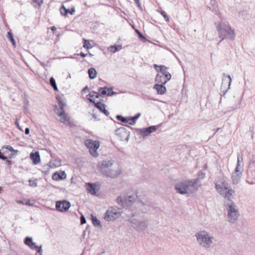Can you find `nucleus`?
<instances>
[{
	"mask_svg": "<svg viewBox=\"0 0 255 255\" xmlns=\"http://www.w3.org/2000/svg\"><path fill=\"white\" fill-rule=\"evenodd\" d=\"M93 93L94 94H95V96L96 97V98H98L100 97V95L99 93V92H96L93 91Z\"/></svg>",
	"mask_w": 255,
	"mask_h": 255,
	"instance_id": "obj_53",
	"label": "nucleus"
},
{
	"mask_svg": "<svg viewBox=\"0 0 255 255\" xmlns=\"http://www.w3.org/2000/svg\"><path fill=\"white\" fill-rule=\"evenodd\" d=\"M140 116V113H137L136 115H135L134 116L132 117H131L132 119H133V121L132 122V123L131 124H135V122L137 120V119Z\"/></svg>",
	"mask_w": 255,
	"mask_h": 255,
	"instance_id": "obj_43",
	"label": "nucleus"
},
{
	"mask_svg": "<svg viewBox=\"0 0 255 255\" xmlns=\"http://www.w3.org/2000/svg\"><path fill=\"white\" fill-rule=\"evenodd\" d=\"M159 69H157L158 73H163L167 70V67L164 65H160L159 66Z\"/></svg>",
	"mask_w": 255,
	"mask_h": 255,
	"instance_id": "obj_39",
	"label": "nucleus"
},
{
	"mask_svg": "<svg viewBox=\"0 0 255 255\" xmlns=\"http://www.w3.org/2000/svg\"><path fill=\"white\" fill-rule=\"evenodd\" d=\"M29 247L33 250H36L37 253L39 254V255H42V246H40V247L37 246L36 245V244L34 243H31L30 246H29Z\"/></svg>",
	"mask_w": 255,
	"mask_h": 255,
	"instance_id": "obj_24",
	"label": "nucleus"
},
{
	"mask_svg": "<svg viewBox=\"0 0 255 255\" xmlns=\"http://www.w3.org/2000/svg\"><path fill=\"white\" fill-rule=\"evenodd\" d=\"M158 127L159 126H150L146 128H139L137 129L138 133L143 138H145L149 136L151 133L156 131Z\"/></svg>",
	"mask_w": 255,
	"mask_h": 255,
	"instance_id": "obj_15",
	"label": "nucleus"
},
{
	"mask_svg": "<svg viewBox=\"0 0 255 255\" xmlns=\"http://www.w3.org/2000/svg\"><path fill=\"white\" fill-rule=\"evenodd\" d=\"M232 79L230 75H226L225 74H223L222 82L221 87V90L225 94L228 90L230 88Z\"/></svg>",
	"mask_w": 255,
	"mask_h": 255,
	"instance_id": "obj_12",
	"label": "nucleus"
},
{
	"mask_svg": "<svg viewBox=\"0 0 255 255\" xmlns=\"http://www.w3.org/2000/svg\"><path fill=\"white\" fill-rule=\"evenodd\" d=\"M116 134L120 138V140L128 141L130 133L126 128L121 127L116 130Z\"/></svg>",
	"mask_w": 255,
	"mask_h": 255,
	"instance_id": "obj_13",
	"label": "nucleus"
},
{
	"mask_svg": "<svg viewBox=\"0 0 255 255\" xmlns=\"http://www.w3.org/2000/svg\"><path fill=\"white\" fill-rule=\"evenodd\" d=\"M112 88H108L105 86L104 87H101L99 89V92L100 93L103 95H107V91H112Z\"/></svg>",
	"mask_w": 255,
	"mask_h": 255,
	"instance_id": "obj_29",
	"label": "nucleus"
},
{
	"mask_svg": "<svg viewBox=\"0 0 255 255\" xmlns=\"http://www.w3.org/2000/svg\"><path fill=\"white\" fill-rule=\"evenodd\" d=\"M242 157L240 155L238 156L237 164L235 171L232 174V181L233 184H238L241 178L244 170L243 164H242Z\"/></svg>",
	"mask_w": 255,
	"mask_h": 255,
	"instance_id": "obj_8",
	"label": "nucleus"
},
{
	"mask_svg": "<svg viewBox=\"0 0 255 255\" xmlns=\"http://www.w3.org/2000/svg\"><path fill=\"white\" fill-rule=\"evenodd\" d=\"M95 106L106 116H108L109 115V112L106 109V105L105 104L100 102H97L95 103Z\"/></svg>",
	"mask_w": 255,
	"mask_h": 255,
	"instance_id": "obj_21",
	"label": "nucleus"
},
{
	"mask_svg": "<svg viewBox=\"0 0 255 255\" xmlns=\"http://www.w3.org/2000/svg\"><path fill=\"white\" fill-rule=\"evenodd\" d=\"M89 100L90 102L91 103H93L95 105V103H96L95 101L94 100H93L92 99H89Z\"/></svg>",
	"mask_w": 255,
	"mask_h": 255,
	"instance_id": "obj_58",
	"label": "nucleus"
},
{
	"mask_svg": "<svg viewBox=\"0 0 255 255\" xmlns=\"http://www.w3.org/2000/svg\"><path fill=\"white\" fill-rule=\"evenodd\" d=\"M6 36H7V39H8L9 40H10V41L12 42V45L13 46H15L16 42H15V40L13 36V34H12V32H11L10 31H8L7 33Z\"/></svg>",
	"mask_w": 255,
	"mask_h": 255,
	"instance_id": "obj_33",
	"label": "nucleus"
},
{
	"mask_svg": "<svg viewBox=\"0 0 255 255\" xmlns=\"http://www.w3.org/2000/svg\"><path fill=\"white\" fill-rule=\"evenodd\" d=\"M88 72L91 79H94L97 77V71L94 68L89 69Z\"/></svg>",
	"mask_w": 255,
	"mask_h": 255,
	"instance_id": "obj_27",
	"label": "nucleus"
},
{
	"mask_svg": "<svg viewBox=\"0 0 255 255\" xmlns=\"http://www.w3.org/2000/svg\"><path fill=\"white\" fill-rule=\"evenodd\" d=\"M250 160L252 163L255 164V152L252 154Z\"/></svg>",
	"mask_w": 255,
	"mask_h": 255,
	"instance_id": "obj_48",
	"label": "nucleus"
},
{
	"mask_svg": "<svg viewBox=\"0 0 255 255\" xmlns=\"http://www.w3.org/2000/svg\"><path fill=\"white\" fill-rule=\"evenodd\" d=\"M50 168H53L51 167L50 163L49 162L48 164L43 165L41 167L40 170L42 172L44 173L45 174H47V173H48Z\"/></svg>",
	"mask_w": 255,
	"mask_h": 255,
	"instance_id": "obj_28",
	"label": "nucleus"
},
{
	"mask_svg": "<svg viewBox=\"0 0 255 255\" xmlns=\"http://www.w3.org/2000/svg\"><path fill=\"white\" fill-rule=\"evenodd\" d=\"M249 184H254V182H249L248 181H247Z\"/></svg>",
	"mask_w": 255,
	"mask_h": 255,
	"instance_id": "obj_61",
	"label": "nucleus"
},
{
	"mask_svg": "<svg viewBox=\"0 0 255 255\" xmlns=\"http://www.w3.org/2000/svg\"><path fill=\"white\" fill-rule=\"evenodd\" d=\"M71 206L70 202L66 200L58 201L56 203V209L61 212L67 211Z\"/></svg>",
	"mask_w": 255,
	"mask_h": 255,
	"instance_id": "obj_14",
	"label": "nucleus"
},
{
	"mask_svg": "<svg viewBox=\"0 0 255 255\" xmlns=\"http://www.w3.org/2000/svg\"><path fill=\"white\" fill-rule=\"evenodd\" d=\"M114 162V160L112 159L103 160L97 164V169L101 173L103 174L112 166Z\"/></svg>",
	"mask_w": 255,
	"mask_h": 255,
	"instance_id": "obj_11",
	"label": "nucleus"
},
{
	"mask_svg": "<svg viewBox=\"0 0 255 255\" xmlns=\"http://www.w3.org/2000/svg\"><path fill=\"white\" fill-rule=\"evenodd\" d=\"M128 122H127V123H128V124H129L130 125H133L135 124H131L132 122L133 121V119L131 118H128Z\"/></svg>",
	"mask_w": 255,
	"mask_h": 255,
	"instance_id": "obj_49",
	"label": "nucleus"
},
{
	"mask_svg": "<svg viewBox=\"0 0 255 255\" xmlns=\"http://www.w3.org/2000/svg\"><path fill=\"white\" fill-rule=\"evenodd\" d=\"M6 148L8 149L9 151L11 152H17V150H14L11 146L10 145H6L5 146H3L2 147V149Z\"/></svg>",
	"mask_w": 255,
	"mask_h": 255,
	"instance_id": "obj_42",
	"label": "nucleus"
},
{
	"mask_svg": "<svg viewBox=\"0 0 255 255\" xmlns=\"http://www.w3.org/2000/svg\"><path fill=\"white\" fill-rule=\"evenodd\" d=\"M88 96H89L90 97L92 98V97H93L94 96H95V94H94V93H93V92H91V93H89V94H88Z\"/></svg>",
	"mask_w": 255,
	"mask_h": 255,
	"instance_id": "obj_56",
	"label": "nucleus"
},
{
	"mask_svg": "<svg viewBox=\"0 0 255 255\" xmlns=\"http://www.w3.org/2000/svg\"><path fill=\"white\" fill-rule=\"evenodd\" d=\"M85 145L89 149L90 153L94 156L97 157L98 153L97 150L100 146V143L96 140H93L91 139H87L85 141Z\"/></svg>",
	"mask_w": 255,
	"mask_h": 255,
	"instance_id": "obj_10",
	"label": "nucleus"
},
{
	"mask_svg": "<svg viewBox=\"0 0 255 255\" xmlns=\"http://www.w3.org/2000/svg\"><path fill=\"white\" fill-rule=\"evenodd\" d=\"M165 84H156L154 86V89L157 91L158 94L163 95L165 93L166 91Z\"/></svg>",
	"mask_w": 255,
	"mask_h": 255,
	"instance_id": "obj_20",
	"label": "nucleus"
},
{
	"mask_svg": "<svg viewBox=\"0 0 255 255\" xmlns=\"http://www.w3.org/2000/svg\"><path fill=\"white\" fill-rule=\"evenodd\" d=\"M55 112L57 114V115L60 118V122L63 123L65 124H67L69 123V117L68 115L65 113L63 109L62 110H59L56 107L55 109Z\"/></svg>",
	"mask_w": 255,
	"mask_h": 255,
	"instance_id": "obj_17",
	"label": "nucleus"
},
{
	"mask_svg": "<svg viewBox=\"0 0 255 255\" xmlns=\"http://www.w3.org/2000/svg\"><path fill=\"white\" fill-rule=\"evenodd\" d=\"M215 187L221 196L225 199L224 202H234L232 199L234 198L235 191L229 187V184L224 179H220L215 184Z\"/></svg>",
	"mask_w": 255,
	"mask_h": 255,
	"instance_id": "obj_3",
	"label": "nucleus"
},
{
	"mask_svg": "<svg viewBox=\"0 0 255 255\" xmlns=\"http://www.w3.org/2000/svg\"><path fill=\"white\" fill-rule=\"evenodd\" d=\"M29 131H30L29 128H26L25 129V133L26 134H28L29 133Z\"/></svg>",
	"mask_w": 255,
	"mask_h": 255,
	"instance_id": "obj_54",
	"label": "nucleus"
},
{
	"mask_svg": "<svg viewBox=\"0 0 255 255\" xmlns=\"http://www.w3.org/2000/svg\"><path fill=\"white\" fill-rule=\"evenodd\" d=\"M56 99L58 101V104L60 106V108L58 109L59 110H62L63 109L64 107L66 106V103L63 101V99L60 97H57Z\"/></svg>",
	"mask_w": 255,
	"mask_h": 255,
	"instance_id": "obj_30",
	"label": "nucleus"
},
{
	"mask_svg": "<svg viewBox=\"0 0 255 255\" xmlns=\"http://www.w3.org/2000/svg\"><path fill=\"white\" fill-rule=\"evenodd\" d=\"M136 32L137 33L138 37L141 40L146 39L145 37L138 30H135Z\"/></svg>",
	"mask_w": 255,
	"mask_h": 255,
	"instance_id": "obj_44",
	"label": "nucleus"
},
{
	"mask_svg": "<svg viewBox=\"0 0 255 255\" xmlns=\"http://www.w3.org/2000/svg\"><path fill=\"white\" fill-rule=\"evenodd\" d=\"M205 176V173L200 171L198 172L196 178L179 182L175 184V188L177 193L182 195L195 193L201 186V180L203 179Z\"/></svg>",
	"mask_w": 255,
	"mask_h": 255,
	"instance_id": "obj_1",
	"label": "nucleus"
},
{
	"mask_svg": "<svg viewBox=\"0 0 255 255\" xmlns=\"http://www.w3.org/2000/svg\"><path fill=\"white\" fill-rule=\"evenodd\" d=\"M91 220H92V222L94 226L101 227L100 221L99 220H98V219L96 217H95L93 215H92L91 216Z\"/></svg>",
	"mask_w": 255,
	"mask_h": 255,
	"instance_id": "obj_32",
	"label": "nucleus"
},
{
	"mask_svg": "<svg viewBox=\"0 0 255 255\" xmlns=\"http://www.w3.org/2000/svg\"><path fill=\"white\" fill-rule=\"evenodd\" d=\"M83 40L84 41L83 47L87 49L91 48V46H90V43L89 41L85 39H83Z\"/></svg>",
	"mask_w": 255,
	"mask_h": 255,
	"instance_id": "obj_40",
	"label": "nucleus"
},
{
	"mask_svg": "<svg viewBox=\"0 0 255 255\" xmlns=\"http://www.w3.org/2000/svg\"><path fill=\"white\" fill-rule=\"evenodd\" d=\"M195 236L199 246L206 250L210 248L215 241L214 237L206 230L197 232Z\"/></svg>",
	"mask_w": 255,
	"mask_h": 255,
	"instance_id": "obj_4",
	"label": "nucleus"
},
{
	"mask_svg": "<svg viewBox=\"0 0 255 255\" xmlns=\"http://www.w3.org/2000/svg\"><path fill=\"white\" fill-rule=\"evenodd\" d=\"M52 179L55 181L64 179L66 178V174L64 171L56 172L52 175Z\"/></svg>",
	"mask_w": 255,
	"mask_h": 255,
	"instance_id": "obj_18",
	"label": "nucleus"
},
{
	"mask_svg": "<svg viewBox=\"0 0 255 255\" xmlns=\"http://www.w3.org/2000/svg\"><path fill=\"white\" fill-rule=\"evenodd\" d=\"M157 67H158L157 65H156V64H154V68H156Z\"/></svg>",
	"mask_w": 255,
	"mask_h": 255,
	"instance_id": "obj_62",
	"label": "nucleus"
},
{
	"mask_svg": "<svg viewBox=\"0 0 255 255\" xmlns=\"http://www.w3.org/2000/svg\"><path fill=\"white\" fill-rule=\"evenodd\" d=\"M121 210L117 207H109L106 211L104 219L107 221L116 220L121 216Z\"/></svg>",
	"mask_w": 255,
	"mask_h": 255,
	"instance_id": "obj_9",
	"label": "nucleus"
},
{
	"mask_svg": "<svg viewBox=\"0 0 255 255\" xmlns=\"http://www.w3.org/2000/svg\"><path fill=\"white\" fill-rule=\"evenodd\" d=\"M81 224L83 225L86 223V220L83 215H82L80 218Z\"/></svg>",
	"mask_w": 255,
	"mask_h": 255,
	"instance_id": "obj_45",
	"label": "nucleus"
},
{
	"mask_svg": "<svg viewBox=\"0 0 255 255\" xmlns=\"http://www.w3.org/2000/svg\"><path fill=\"white\" fill-rule=\"evenodd\" d=\"M225 210L227 211L228 222L234 224L240 216L238 209L234 202L225 203Z\"/></svg>",
	"mask_w": 255,
	"mask_h": 255,
	"instance_id": "obj_6",
	"label": "nucleus"
},
{
	"mask_svg": "<svg viewBox=\"0 0 255 255\" xmlns=\"http://www.w3.org/2000/svg\"><path fill=\"white\" fill-rule=\"evenodd\" d=\"M79 55L82 57H85L87 56V54H85L83 52H81Z\"/></svg>",
	"mask_w": 255,
	"mask_h": 255,
	"instance_id": "obj_55",
	"label": "nucleus"
},
{
	"mask_svg": "<svg viewBox=\"0 0 255 255\" xmlns=\"http://www.w3.org/2000/svg\"><path fill=\"white\" fill-rule=\"evenodd\" d=\"M87 190L93 195L96 193L95 185L93 183H88L87 185Z\"/></svg>",
	"mask_w": 255,
	"mask_h": 255,
	"instance_id": "obj_25",
	"label": "nucleus"
},
{
	"mask_svg": "<svg viewBox=\"0 0 255 255\" xmlns=\"http://www.w3.org/2000/svg\"><path fill=\"white\" fill-rule=\"evenodd\" d=\"M122 173L121 169L119 167H114L108 169L102 174L111 178H115L118 177Z\"/></svg>",
	"mask_w": 255,
	"mask_h": 255,
	"instance_id": "obj_16",
	"label": "nucleus"
},
{
	"mask_svg": "<svg viewBox=\"0 0 255 255\" xmlns=\"http://www.w3.org/2000/svg\"><path fill=\"white\" fill-rule=\"evenodd\" d=\"M108 92H107V96H112L113 95H116L117 94V93L113 91V89L112 90V91H108Z\"/></svg>",
	"mask_w": 255,
	"mask_h": 255,
	"instance_id": "obj_47",
	"label": "nucleus"
},
{
	"mask_svg": "<svg viewBox=\"0 0 255 255\" xmlns=\"http://www.w3.org/2000/svg\"><path fill=\"white\" fill-rule=\"evenodd\" d=\"M122 45L111 46L109 47V50L112 53H116L122 49Z\"/></svg>",
	"mask_w": 255,
	"mask_h": 255,
	"instance_id": "obj_31",
	"label": "nucleus"
},
{
	"mask_svg": "<svg viewBox=\"0 0 255 255\" xmlns=\"http://www.w3.org/2000/svg\"><path fill=\"white\" fill-rule=\"evenodd\" d=\"M134 1L138 7H141V3H140L139 0H134Z\"/></svg>",
	"mask_w": 255,
	"mask_h": 255,
	"instance_id": "obj_50",
	"label": "nucleus"
},
{
	"mask_svg": "<svg viewBox=\"0 0 255 255\" xmlns=\"http://www.w3.org/2000/svg\"><path fill=\"white\" fill-rule=\"evenodd\" d=\"M24 243L26 245L29 247V246L33 243L32 238L29 237H26L24 239Z\"/></svg>",
	"mask_w": 255,
	"mask_h": 255,
	"instance_id": "obj_36",
	"label": "nucleus"
},
{
	"mask_svg": "<svg viewBox=\"0 0 255 255\" xmlns=\"http://www.w3.org/2000/svg\"><path fill=\"white\" fill-rule=\"evenodd\" d=\"M216 27L218 32L219 37L221 38L219 43L224 39L234 41L236 38L235 30L232 28L228 22H216Z\"/></svg>",
	"mask_w": 255,
	"mask_h": 255,
	"instance_id": "obj_2",
	"label": "nucleus"
},
{
	"mask_svg": "<svg viewBox=\"0 0 255 255\" xmlns=\"http://www.w3.org/2000/svg\"><path fill=\"white\" fill-rule=\"evenodd\" d=\"M155 81L159 84H165L167 83V80L164 78L163 74L158 73L156 76Z\"/></svg>",
	"mask_w": 255,
	"mask_h": 255,
	"instance_id": "obj_23",
	"label": "nucleus"
},
{
	"mask_svg": "<svg viewBox=\"0 0 255 255\" xmlns=\"http://www.w3.org/2000/svg\"><path fill=\"white\" fill-rule=\"evenodd\" d=\"M236 109V108H232L231 111H233V110H235ZM230 111H231V110H230Z\"/></svg>",
	"mask_w": 255,
	"mask_h": 255,
	"instance_id": "obj_64",
	"label": "nucleus"
},
{
	"mask_svg": "<svg viewBox=\"0 0 255 255\" xmlns=\"http://www.w3.org/2000/svg\"><path fill=\"white\" fill-rule=\"evenodd\" d=\"M33 1L36 3L39 6H40L43 3V0H33Z\"/></svg>",
	"mask_w": 255,
	"mask_h": 255,
	"instance_id": "obj_46",
	"label": "nucleus"
},
{
	"mask_svg": "<svg viewBox=\"0 0 255 255\" xmlns=\"http://www.w3.org/2000/svg\"><path fill=\"white\" fill-rule=\"evenodd\" d=\"M92 116H93V118L96 119H97V117L96 116V115L94 114H92Z\"/></svg>",
	"mask_w": 255,
	"mask_h": 255,
	"instance_id": "obj_60",
	"label": "nucleus"
},
{
	"mask_svg": "<svg viewBox=\"0 0 255 255\" xmlns=\"http://www.w3.org/2000/svg\"><path fill=\"white\" fill-rule=\"evenodd\" d=\"M51 30L53 31V32L54 33V32L56 30V27L55 26H53L51 28Z\"/></svg>",
	"mask_w": 255,
	"mask_h": 255,
	"instance_id": "obj_57",
	"label": "nucleus"
},
{
	"mask_svg": "<svg viewBox=\"0 0 255 255\" xmlns=\"http://www.w3.org/2000/svg\"><path fill=\"white\" fill-rule=\"evenodd\" d=\"M0 159L2 160H5L6 159V157L3 155V154L0 151Z\"/></svg>",
	"mask_w": 255,
	"mask_h": 255,
	"instance_id": "obj_51",
	"label": "nucleus"
},
{
	"mask_svg": "<svg viewBox=\"0 0 255 255\" xmlns=\"http://www.w3.org/2000/svg\"><path fill=\"white\" fill-rule=\"evenodd\" d=\"M136 198V195L135 194L125 196H119L117 199V202L118 204H121L124 208L129 209L131 208L133 204L138 207L144 205L142 202H135Z\"/></svg>",
	"mask_w": 255,
	"mask_h": 255,
	"instance_id": "obj_7",
	"label": "nucleus"
},
{
	"mask_svg": "<svg viewBox=\"0 0 255 255\" xmlns=\"http://www.w3.org/2000/svg\"><path fill=\"white\" fill-rule=\"evenodd\" d=\"M15 124L16 126H17V128H18L19 129H20V130H22V129H21V128H20V126H19V123H18V120H17V119H16V120H15Z\"/></svg>",
	"mask_w": 255,
	"mask_h": 255,
	"instance_id": "obj_52",
	"label": "nucleus"
},
{
	"mask_svg": "<svg viewBox=\"0 0 255 255\" xmlns=\"http://www.w3.org/2000/svg\"><path fill=\"white\" fill-rule=\"evenodd\" d=\"M49 82H50V85L51 86V87H53L54 90L55 91H58V87L57 86L56 81L53 77H51L50 79Z\"/></svg>",
	"mask_w": 255,
	"mask_h": 255,
	"instance_id": "obj_34",
	"label": "nucleus"
},
{
	"mask_svg": "<svg viewBox=\"0 0 255 255\" xmlns=\"http://www.w3.org/2000/svg\"><path fill=\"white\" fill-rule=\"evenodd\" d=\"M49 163L53 168L61 165V160L59 159H54L51 160Z\"/></svg>",
	"mask_w": 255,
	"mask_h": 255,
	"instance_id": "obj_26",
	"label": "nucleus"
},
{
	"mask_svg": "<svg viewBox=\"0 0 255 255\" xmlns=\"http://www.w3.org/2000/svg\"><path fill=\"white\" fill-rule=\"evenodd\" d=\"M132 227L138 232L144 231L148 226V220L144 216L132 215L129 219Z\"/></svg>",
	"mask_w": 255,
	"mask_h": 255,
	"instance_id": "obj_5",
	"label": "nucleus"
},
{
	"mask_svg": "<svg viewBox=\"0 0 255 255\" xmlns=\"http://www.w3.org/2000/svg\"><path fill=\"white\" fill-rule=\"evenodd\" d=\"M30 155L34 164H37L40 162V157L38 152H32Z\"/></svg>",
	"mask_w": 255,
	"mask_h": 255,
	"instance_id": "obj_22",
	"label": "nucleus"
},
{
	"mask_svg": "<svg viewBox=\"0 0 255 255\" xmlns=\"http://www.w3.org/2000/svg\"><path fill=\"white\" fill-rule=\"evenodd\" d=\"M220 128H218L217 129V130L215 132V133H216L218 131H219V130L220 129Z\"/></svg>",
	"mask_w": 255,
	"mask_h": 255,
	"instance_id": "obj_63",
	"label": "nucleus"
},
{
	"mask_svg": "<svg viewBox=\"0 0 255 255\" xmlns=\"http://www.w3.org/2000/svg\"><path fill=\"white\" fill-rule=\"evenodd\" d=\"M158 12H160V13L164 17V18H165V20L166 21L168 22L169 21V18L168 15L166 14V13L164 11L161 10H158Z\"/></svg>",
	"mask_w": 255,
	"mask_h": 255,
	"instance_id": "obj_38",
	"label": "nucleus"
},
{
	"mask_svg": "<svg viewBox=\"0 0 255 255\" xmlns=\"http://www.w3.org/2000/svg\"><path fill=\"white\" fill-rule=\"evenodd\" d=\"M88 86H86L83 89V92H85L86 90H88Z\"/></svg>",
	"mask_w": 255,
	"mask_h": 255,
	"instance_id": "obj_59",
	"label": "nucleus"
},
{
	"mask_svg": "<svg viewBox=\"0 0 255 255\" xmlns=\"http://www.w3.org/2000/svg\"><path fill=\"white\" fill-rule=\"evenodd\" d=\"M116 119L118 121H121L122 123H127V122H128V118H125L121 115H117L116 116Z\"/></svg>",
	"mask_w": 255,
	"mask_h": 255,
	"instance_id": "obj_35",
	"label": "nucleus"
},
{
	"mask_svg": "<svg viewBox=\"0 0 255 255\" xmlns=\"http://www.w3.org/2000/svg\"><path fill=\"white\" fill-rule=\"evenodd\" d=\"M160 74H163L164 75V78L167 80V81H169L171 78V75L166 71H165L163 73H159Z\"/></svg>",
	"mask_w": 255,
	"mask_h": 255,
	"instance_id": "obj_37",
	"label": "nucleus"
},
{
	"mask_svg": "<svg viewBox=\"0 0 255 255\" xmlns=\"http://www.w3.org/2000/svg\"><path fill=\"white\" fill-rule=\"evenodd\" d=\"M29 186L31 187H35L37 186V183L36 182V180H32L31 179H30L29 180Z\"/></svg>",
	"mask_w": 255,
	"mask_h": 255,
	"instance_id": "obj_41",
	"label": "nucleus"
},
{
	"mask_svg": "<svg viewBox=\"0 0 255 255\" xmlns=\"http://www.w3.org/2000/svg\"><path fill=\"white\" fill-rule=\"evenodd\" d=\"M60 11L61 15L66 16L68 13H70L71 15L74 14L75 9L74 7H72L70 9H67L64 5H62L60 8Z\"/></svg>",
	"mask_w": 255,
	"mask_h": 255,
	"instance_id": "obj_19",
	"label": "nucleus"
}]
</instances>
